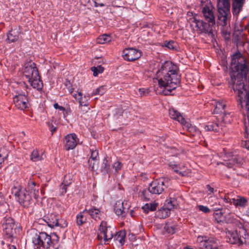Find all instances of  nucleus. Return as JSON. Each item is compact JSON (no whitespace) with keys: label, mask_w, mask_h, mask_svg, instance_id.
<instances>
[{"label":"nucleus","mask_w":249,"mask_h":249,"mask_svg":"<svg viewBox=\"0 0 249 249\" xmlns=\"http://www.w3.org/2000/svg\"><path fill=\"white\" fill-rule=\"evenodd\" d=\"M154 82L158 83L156 89L158 94H169L179 83L177 65L171 61H165L156 73Z\"/></svg>","instance_id":"f257e3e1"},{"label":"nucleus","mask_w":249,"mask_h":249,"mask_svg":"<svg viewBox=\"0 0 249 249\" xmlns=\"http://www.w3.org/2000/svg\"><path fill=\"white\" fill-rule=\"evenodd\" d=\"M34 247L36 248H42L46 249H57L58 248L59 237L55 233L51 235L45 232L36 233L32 238Z\"/></svg>","instance_id":"f03ea898"},{"label":"nucleus","mask_w":249,"mask_h":249,"mask_svg":"<svg viewBox=\"0 0 249 249\" xmlns=\"http://www.w3.org/2000/svg\"><path fill=\"white\" fill-rule=\"evenodd\" d=\"M168 186L167 179L159 178L153 181L147 189L142 192L144 198L149 200L152 198V195H160L164 192Z\"/></svg>","instance_id":"7ed1b4c3"},{"label":"nucleus","mask_w":249,"mask_h":249,"mask_svg":"<svg viewBox=\"0 0 249 249\" xmlns=\"http://www.w3.org/2000/svg\"><path fill=\"white\" fill-rule=\"evenodd\" d=\"M216 6L218 12L217 23L222 26H225L231 16L230 0H217Z\"/></svg>","instance_id":"20e7f679"},{"label":"nucleus","mask_w":249,"mask_h":249,"mask_svg":"<svg viewBox=\"0 0 249 249\" xmlns=\"http://www.w3.org/2000/svg\"><path fill=\"white\" fill-rule=\"evenodd\" d=\"M12 193L18 200L19 203L24 207H28L32 203V196L27 193L26 189L19 186H14L12 189Z\"/></svg>","instance_id":"39448f33"},{"label":"nucleus","mask_w":249,"mask_h":249,"mask_svg":"<svg viewBox=\"0 0 249 249\" xmlns=\"http://www.w3.org/2000/svg\"><path fill=\"white\" fill-rule=\"evenodd\" d=\"M202 3L201 9L203 18L206 21L213 27L215 24L214 7L209 0L202 1Z\"/></svg>","instance_id":"423d86ee"},{"label":"nucleus","mask_w":249,"mask_h":249,"mask_svg":"<svg viewBox=\"0 0 249 249\" xmlns=\"http://www.w3.org/2000/svg\"><path fill=\"white\" fill-rule=\"evenodd\" d=\"M246 233L247 231L244 228L240 229L239 233L237 231H228L226 232L227 241L231 244L241 245L245 242V239L248 236Z\"/></svg>","instance_id":"0eeeda50"},{"label":"nucleus","mask_w":249,"mask_h":249,"mask_svg":"<svg viewBox=\"0 0 249 249\" xmlns=\"http://www.w3.org/2000/svg\"><path fill=\"white\" fill-rule=\"evenodd\" d=\"M196 244L200 249H219L218 241L213 237L198 236Z\"/></svg>","instance_id":"6e6552de"},{"label":"nucleus","mask_w":249,"mask_h":249,"mask_svg":"<svg viewBox=\"0 0 249 249\" xmlns=\"http://www.w3.org/2000/svg\"><path fill=\"white\" fill-rule=\"evenodd\" d=\"M191 26L195 27L197 32L200 33H209L212 32L213 26L209 24L207 21L197 19L195 17L191 18Z\"/></svg>","instance_id":"1a4fd4ad"},{"label":"nucleus","mask_w":249,"mask_h":249,"mask_svg":"<svg viewBox=\"0 0 249 249\" xmlns=\"http://www.w3.org/2000/svg\"><path fill=\"white\" fill-rule=\"evenodd\" d=\"M17 95H16L13 98L14 104L19 109L24 110L28 107L29 101L27 96L25 94H22L20 89L15 90Z\"/></svg>","instance_id":"9d476101"},{"label":"nucleus","mask_w":249,"mask_h":249,"mask_svg":"<svg viewBox=\"0 0 249 249\" xmlns=\"http://www.w3.org/2000/svg\"><path fill=\"white\" fill-rule=\"evenodd\" d=\"M106 222L102 221L100 227L99 231H100L99 237L103 238L105 241H107L113 238L114 234V228L110 226H107Z\"/></svg>","instance_id":"9b49d317"},{"label":"nucleus","mask_w":249,"mask_h":249,"mask_svg":"<svg viewBox=\"0 0 249 249\" xmlns=\"http://www.w3.org/2000/svg\"><path fill=\"white\" fill-rule=\"evenodd\" d=\"M23 75L28 80L36 77L39 74L37 69L35 63L32 61L26 63L24 65Z\"/></svg>","instance_id":"f8f14e48"},{"label":"nucleus","mask_w":249,"mask_h":249,"mask_svg":"<svg viewBox=\"0 0 249 249\" xmlns=\"http://www.w3.org/2000/svg\"><path fill=\"white\" fill-rule=\"evenodd\" d=\"M123 53L124 58L129 61L137 60L141 56V51L133 48L125 49Z\"/></svg>","instance_id":"ddd939ff"},{"label":"nucleus","mask_w":249,"mask_h":249,"mask_svg":"<svg viewBox=\"0 0 249 249\" xmlns=\"http://www.w3.org/2000/svg\"><path fill=\"white\" fill-rule=\"evenodd\" d=\"M16 225L15 221L11 217H5L3 224V231L9 237L13 235L14 231L16 230Z\"/></svg>","instance_id":"4468645a"},{"label":"nucleus","mask_w":249,"mask_h":249,"mask_svg":"<svg viewBox=\"0 0 249 249\" xmlns=\"http://www.w3.org/2000/svg\"><path fill=\"white\" fill-rule=\"evenodd\" d=\"M169 166L175 172L181 176H189L190 175V171L187 169L183 164H177L175 162L169 163Z\"/></svg>","instance_id":"2eb2a0df"},{"label":"nucleus","mask_w":249,"mask_h":249,"mask_svg":"<svg viewBox=\"0 0 249 249\" xmlns=\"http://www.w3.org/2000/svg\"><path fill=\"white\" fill-rule=\"evenodd\" d=\"M78 139L77 136L71 133L68 134L64 138V147L66 150L74 149L77 144Z\"/></svg>","instance_id":"dca6fc26"},{"label":"nucleus","mask_w":249,"mask_h":249,"mask_svg":"<svg viewBox=\"0 0 249 249\" xmlns=\"http://www.w3.org/2000/svg\"><path fill=\"white\" fill-rule=\"evenodd\" d=\"M72 96L74 98L78 100L80 106L82 107H86L87 108L83 110V111L87 112L89 110V108L88 106L89 105V96L84 95L83 96V94L81 91L78 92L76 94H73Z\"/></svg>","instance_id":"f3484780"},{"label":"nucleus","mask_w":249,"mask_h":249,"mask_svg":"<svg viewBox=\"0 0 249 249\" xmlns=\"http://www.w3.org/2000/svg\"><path fill=\"white\" fill-rule=\"evenodd\" d=\"M204 129L206 131H213L214 132H220L223 129V125L220 124L219 121L213 122H209L205 126Z\"/></svg>","instance_id":"a211bd4d"},{"label":"nucleus","mask_w":249,"mask_h":249,"mask_svg":"<svg viewBox=\"0 0 249 249\" xmlns=\"http://www.w3.org/2000/svg\"><path fill=\"white\" fill-rule=\"evenodd\" d=\"M245 0H233L232 3V13L237 15L242 9Z\"/></svg>","instance_id":"6ab92c4d"},{"label":"nucleus","mask_w":249,"mask_h":249,"mask_svg":"<svg viewBox=\"0 0 249 249\" xmlns=\"http://www.w3.org/2000/svg\"><path fill=\"white\" fill-rule=\"evenodd\" d=\"M27 189L30 193L36 199L38 196V186H37L36 183L33 181H30L28 182Z\"/></svg>","instance_id":"aec40b11"},{"label":"nucleus","mask_w":249,"mask_h":249,"mask_svg":"<svg viewBox=\"0 0 249 249\" xmlns=\"http://www.w3.org/2000/svg\"><path fill=\"white\" fill-rule=\"evenodd\" d=\"M87 213L90 215V216L95 220H99L102 219L103 216V213L99 209L95 208H92L89 210H87Z\"/></svg>","instance_id":"412c9836"},{"label":"nucleus","mask_w":249,"mask_h":249,"mask_svg":"<svg viewBox=\"0 0 249 249\" xmlns=\"http://www.w3.org/2000/svg\"><path fill=\"white\" fill-rule=\"evenodd\" d=\"M169 114L172 119L178 121L181 124L185 122V119L180 113L174 108H170L169 110Z\"/></svg>","instance_id":"4be33fe9"},{"label":"nucleus","mask_w":249,"mask_h":249,"mask_svg":"<svg viewBox=\"0 0 249 249\" xmlns=\"http://www.w3.org/2000/svg\"><path fill=\"white\" fill-rule=\"evenodd\" d=\"M29 82L33 88L36 89L37 90H40L42 89L43 87V83L40 79L39 75H37L36 77H34L33 79H30L28 80Z\"/></svg>","instance_id":"5701e85b"},{"label":"nucleus","mask_w":249,"mask_h":249,"mask_svg":"<svg viewBox=\"0 0 249 249\" xmlns=\"http://www.w3.org/2000/svg\"><path fill=\"white\" fill-rule=\"evenodd\" d=\"M48 226L53 228L58 226V216L54 214H51L46 217L45 220Z\"/></svg>","instance_id":"b1692460"},{"label":"nucleus","mask_w":249,"mask_h":249,"mask_svg":"<svg viewBox=\"0 0 249 249\" xmlns=\"http://www.w3.org/2000/svg\"><path fill=\"white\" fill-rule=\"evenodd\" d=\"M125 209L126 208L124 206V202L121 200L116 201L114 206L115 213L118 215H123Z\"/></svg>","instance_id":"393cba45"},{"label":"nucleus","mask_w":249,"mask_h":249,"mask_svg":"<svg viewBox=\"0 0 249 249\" xmlns=\"http://www.w3.org/2000/svg\"><path fill=\"white\" fill-rule=\"evenodd\" d=\"M87 214V209H85L77 215L76 222L78 226H81L86 222Z\"/></svg>","instance_id":"a878e982"},{"label":"nucleus","mask_w":249,"mask_h":249,"mask_svg":"<svg viewBox=\"0 0 249 249\" xmlns=\"http://www.w3.org/2000/svg\"><path fill=\"white\" fill-rule=\"evenodd\" d=\"M125 237V232L124 231H120L118 232L114 236V239L116 242H118L121 245L124 243Z\"/></svg>","instance_id":"bb28decb"},{"label":"nucleus","mask_w":249,"mask_h":249,"mask_svg":"<svg viewBox=\"0 0 249 249\" xmlns=\"http://www.w3.org/2000/svg\"><path fill=\"white\" fill-rule=\"evenodd\" d=\"M182 125L184 128L186 129L190 133H195L196 134H198L200 133L199 130L197 129L195 126L192 125L188 122H187L185 120V122L183 123Z\"/></svg>","instance_id":"cd10ccee"},{"label":"nucleus","mask_w":249,"mask_h":249,"mask_svg":"<svg viewBox=\"0 0 249 249\" xmlns=\"http://www.w3.org/2000/svg\"><path fill=\"white\" fill-rule=\"evenodd\" d=\"M19 33L17 31L11 30L7 34V39L9 42H13L18 39Z\"/></svg>","instance_id":"c85d7f7f"},{"label":"nucleus","mask_w":249,"mask_h":249,"mask_svg":"<svg viewBox=\"0 0 249 249\" xmlns=\"http://www.w3.org/2000/svg\"><path fill=\"white\" fill-rule=\"evenodd\" d=\"M213 216L215 220L217 223L222 221V218L223 216V213L221 212L222 209L220 208H214Z\"/></svg>","instance_id":"c756f323"},{"label":"nucleus","mask_w":249,"mask_h":249,"mask_svg":"<svg viewBox=\"0 0 249 249\" xmlns=\"http://www.w3.org/2000/svg\"><path fill=\"white\" fill-rule=\"evenodd\" d=\"M111 41L110 36L104 34L99 36L97 39V42L99 44H104L109 42Z\"/></svg>","instance_id":"7c9ffc66"},{"label":"nucleus","mask_w":249,"mask_h":249,"mask_svg":"<svg viewBox=\"0 0 249 249\" xmlns=\"http://www.w3.org/2000/svg\"><path fill=\"white\" fill-rule=\"evenodd\" d=\"M226 107V104L223 101L216 102L214 112L216 113H222Z\"/></svg>","instance_id":"2f4dec72"},{"label":"nucleus","mask_w":249,"mask_h":249,"mask_svg":"<svg viewBox=\"0 0 249 249\" xmlns=\"http://www.w3.org/2000/svg\"><path fill=\"white\" fill-rule=\"evenodd\" d=\"M157 206L158 203H146L142 207V209L146 212L149 211H154L156 210Z\"/></svg>","instance_id":"473e14b6"},{"label":"nucleus","mask_w":249,"mask_h":249,"mask_svg":"<svg viewBox=\"0 0 249 249\" xmlns=\"http://www.w3.org/2000/svg\"><path fill=\"white\" fill-rule=\"evenodd\" d=\"M231 121V117L229 113L226 114L224 113V115L222 116L220 124L223 125V127L226 126L227 124H230Z\"/></svg>","instance_id":"72a5a7b5"},{"label":"nucleus","mask_w":249,"mask_h":249,"mask_svg":"<svg viewBox=\"0 0 249 249\" xmlns=\"http://www.w3.org/2000/svg\"><path fill=\"white\" fill-rule=\"evenodd\" d=\"M232 202L235 205H239L241 207H245L247 205V200L244 197L232 199Z\"/></svg>","instance_id":"f704fd0d"},{"label":"nucleus","mask_w":249,"mask_h":249,"mask_svg":"<svg viewBox=\"0 0 249 249\" xmlns=\"http://www.w3.org/2000/svg\"><path fill=\"white\" fill-rule=\"evenodd\" d=\"M30 159L33 161H37L43 159L42 155H40L38 151L34 150L31 153Z\"/></svg>","instance_id":"c9c22d12"},{"label":"nucleus","mask_w":249,"mask_h":249,"mask_svg":"<svg viewBox=\"0 0 249 249\" xmlns=\"http://www.w3.org/2000/svg\"><path fill=\"white\" fill-rule=\"evenodd\" d=\"M165 230L169 234H174L175 233L177 228L174 226L171 223H166L164 227Z\"/></svg>","instance_id":"e433bc0d"},{"label":"nucleus","mask_w":249,"mask_h":249,"mask_svg":"<svg viewBox=\"0 0 249 249\" xmlns=\"http://www.w3.org/2000/svg\"><path fill=\"white\" fill-rule=\"evenodd\" d=\"M237 163V160L235 156H232V158L228 161H225L224 164L228 167L231 168L233 165Z\"/></svg>","instance_id":"4c0bfd02"},{"label":"nucleus","mask_w":249,"mask_h":249,"mask_svg":"<svg viewBox=\"0 0 249 249\" xmlns=\"http://www.w3.org/2000/svg\"><path fill=\"white\" fill-rule=\"evenodd\" d=\"M104 70V68L101 66H98L97 67H93L91 68V71H93V74L94 76H97L99 73H102Z\"/></svg>","instance_id":"58836bf2"},{"label":"nucleus","mask_w":249,"mask_h":249,"mask_svg":"<svg viewBox=\"0 0 249 249\" xmlns=\"http://www.w3.org/2000/svg\"><path fill=\"white\" fill-rule=\"evenodd\" d=\"M72 182L71 177L70 175H66L62 183L66 186H69Z\"/></svg>","instance_id":"ea45409f"},{"label":"nucleus","mask_w":249,"mask_h":249,"mask_svg":"<svg viewBox=\"0 0 249 249\" xmlns=\"http://www.w3.org/2000/svg\"><path fill=\"white\" fill-rule=\"evenodd\" d=\"M164 45L170 50H175L177 47V44L173 41L165 42Z\"/></svg>","instance_id":"a19ab883"},{"label":"nucleus","mask_w":249,"mask_h":249,"mask_svg":"<svg viewBox=\"0 0 249 249\" xmlns=\"http://www.w3.org/2000/svg\"><path fill=\"white\" fill-rule=\"evenodd\" d=\"M91 157L90 159L93 160H97L99 159L98 151L97 150L90 149Z\"/></svg>","instance_id":"79ce46f5"},{"label":"nucleus","mask_w":249,"mask_h":249,"mask_svg":"<svg viewBox=\"0 0 249 249\" xmlns=\"http://www.w3.org/2000/svg\"><path fill=\"white\" fill-rule=\"evenodd\" d=\"M106 91V89L105 86H101L99 88L96 89V90L95 93H93V94L96 95H103L104 94Z\"/></svg>","instance_id":"37998d69"},{"label":"nucleus","mask_w":249,"mask_h":249,"mask_svg":"<svg viewBox=\"0 0 249 249\" xmlns=\"http://www.w3.org/2000/svg\"><path fill=\"white\" fill-rule=\"evenodd\" d=\"M197 207L199 211L205 213H209L211 212L210 209L207 206L200 205H198Z\"/></svg>","instance_id":"c03bdc74"},{"label":"nucleus","mask_w":249,"mask_h":249,"mask_svg":"<svg viewBox=\"0 0 249 249\" xmlns=\"http://www.w3.org/2000/svg\"><path fill=\"white\" fill-rule=\"evenodd\" d=\"M160 211L161 213H162L161 216L163 218L168 217L170 213V210L167 207L162 209Z\"/></svg>","instance_id":"a18cd8bd"},{"label":"nucleus","mask_w":249,"mask_h":249,"mask_svg":"<svg viewBox=\"0 0 249 249\" xmlns=\"http://www.w3.org/2000/svg\"><path fill=\"white\" fill-rule=\"evenodd\" d=\"M122 165L121 162L117 161L115 162L113 166V168L115 169L116 172H118L122 168Z\"/></svg>","instance_id":"49530a36"},{"label":"nucleus","mask_w":249,"mask_h":249,"mask_svg":"<svg viewBox=\"0 0 249 249\" xmlns=\"http://www.w3.org/2000/svg\"><path fill=\"white\" fill-rule=\"evenodd\" d=\"M231 196V194H228L225 196L223 198V200L227 203H233L232 202V199H235V198H230V196Z\"/></svg>","instance_id":"de8ad7c7"},{"label":"nucleus","mask_w":249,"mask_h":249,"mask_svg":"<svg viewBox=\"0 0 249 249\" xmlns=\"http://www.w3.org/2000/svg\"><path fill=\"white\" fill-rule=\"evenodd\" d=\"M166 202V207L170 210L174 208L175 205L174 204V201L167 200Z\"/></svg>","instance_id":"09e8293b"},{"label":"nucleus","mask_w":249,"mask_h":249,"mask_svg":"<svg viewBox=\"0 0 249 249\" xmlns=\"http://www.w3.org/2000/svg\"><path fill=\"white\" fill-rule=\"evenodd\" d=\"M68 186L65 185L62 183L60 186V189L61 190V193L63 195L65 194L67 192V187Z\"/></svg>","instance_id":"8fccbe9b"},{"label":"nucleus","mask_w":249,"mask_h":249,"mask_svg":"<svg viewBox=\"0 0 249 249\" xmlns=\"http://www.w3.org/2000/svg\"><path fill=\"white\" fill-rule=\"evenodd\" d=\"M48 126L49 127L50 130L52 132V134H53L57 129L56 127L53 126L51 123H48Z\"/></svg>","instance_id":"3c124183"},{"label":"nucleus","mask_w":249,"mask_h":249,"mask_svg":"<svg viewBox=\"0 0 249 249\" xmlns=\"http://www.w3.org/2000/svg\"><path fill=\"white\" fill-rule=\"evenodd\" d=\"M206 188L208 189V191L209 192L208 195H211V194L213 193L214 189L213 187H211L209 185H207L206 186Z\"/></svg>","instance_id":"603ef678"},{"label":"nucleus","mask_w":249,"mask_h":249,"mask_svg":"<svg viewBox=\"0 0 249 249\" xmlns=\"http://www.w3.org/2000/svg\"><path fill=\"white\" fill-rule=\"evenodd\" d=\"M53 107L55 109H58L59 110H60L61 111L65 110V108L62 106H59V105L57 103L54 104L53 105Z\"/></svg>","instance_id":"864d4df0"},{"label":"nucleus","mask_w":249,"mask_h":249,"mask_svg":"<svg viewBox=\"0 0 249 249\" xmlns=\"http://www.w3.org/2000/svg\"><path fill=\"white\" fill-rule=\"evenodd\" d=\"M97 0H92V1H93L94 3V6L95 7H98V6H100V7H103V6H105V4L103 3H98L97 1Z\"/></svg>","instance_id":"5fc2aeb1"},{"label":"nucleus","mask_w":249,"mask_h":249,"mask_svg":"<svg viewBox=\"0 0 249 249\" xmlns=\"http://www.w3.org/2000/svg\"><path fill=\"white\" fill-rule=\"evenodd\" d=\"M226 220L228 223H235V219L231 218L230 216L226 217Z\"/></svg>","instance_id":"6e6d98bb"},{"label":"nucleus","mask_w":249,"mask_h":249,"mask_svg":"<svg viewBox=\"0 0 249 249\" xmlns=\"http://www.w3.org/2000/svg\"><path fill=\"white\" fill-rule=\"evenodd\" d=\"M242 145L243 147H245L246 149H249V141H245L244 142H243L242 143Z\"/></svg>","instance_id":"4d7b16f0"},{"label":"nucleus","mask_w":249,"mask_h":249,"mask_svg":"<svg viewBox=\"0 0 249 249\" xmlns=\"http://www.w3.org/2000/svg\"><path fill=\"white\" fill-rule=\"evenodd\" d=\"M4 202L3 196L0 194V204H2Z\"/></svg>","instance_id":"13d9d810"},{"label":"nucleus","mask_w":249,"mask_h":249,"mask_svg":"<svg viewBox=\"0 0 249 249\" xmlns=\"http://www.w3.org/2000/svg\"><path fill=\"white\" fill-rule=\"evenodd\" d=\"M4 161V158L3 157H1V154H0V165L1 164V163L2 162H3Z\"/></svg>","instance_id":"bf43d9fd"},{"label":"nucleus","mask_w":249,"mask_h":249,"mask_svg":"<svg viewBox=\"0 0 249 249\" xmlns=\"http://www.w3.org/2000/svg\"><path fill=\"white\" fill-rule=\"evenodd\" d=\"M139 92L140 93V94L142 95V94H143V90L142 89H139Z\"/></svg>","instance_id":"052dcab7"},{"label":"nucleus","mask_w":249,"mask_h":249,"mask_svg":"<svg viewBox=\"0 0 249 249\" xmlns=\"http://www.w3.org/2000/svg\"><path fill=\"white\" fill-rule=\"evenodd\" d=\"M9 249H16V248L15 246H9Z\"/></svg>","instance_id":"680f3d73"},{"label":"nucleus","mask_w":249,"mask_h":249,"mask_svg":"<svg viewBox=\"0 0 249 249\" xmlns=\"http://www.w3.org/2000/svg\"><path fill=\"white\" fill-rule=\"evenodd\" d=\"M184 249H193L192 248L189 246H186L184 248Z\"/></svg>","instance_id":"e2e57ef3"},{"label":"nucleus","mask_w":249,"mask_h":249,"mask_svg":"<svg viewBox=\"0 0 249 249\" xmlns=\"http://www.w3.org/2000/svg\"><path fill=\"white\" fill-rule=\"evenodd\" d=\"M103 162H104V163H105V165H106L105 167H106V164H107V160L106 159H105V160H104Z\"/></svg>","instance_id":"0e129e2a"},{"label":"nucleus","mask_w":249,"mask_h":249,"mask_svg":"<svg viewBox=\"0 0 249 249\" xmlns=\"http://www.w3.org/2000/svg\"><path fill=\"white\" fill-rule=\"evenodd\" d=\"M23 136H25V134L24 133V132L22 131L21 133Z\"/></svg>","instance_id":"69168bd1"},{"label":"nucleus","mask_w":249,"mask_h":249,"mask_svg":"<svg viewBox=\"0 0 249 249\" xmlns=\"http://www.w3.org/2000/svg\"><path fill=\"white\" fill-rule=\"evenodd\" d=\"M123 114L125 113V114H126L127 113V111H125L124 112H123Z\"/></svg>","instance_id":"338daca9"},{"label":"nucleus","mask_w":249,"mask_h":249,"mask_svg":"<svg viewBox=\"0 0 249 249\" xmlns=\"http://www.w3.org/2000/svg\"><path fill=\"white\" fill-rule=\"evenodd\" d=\"M130 214H131V216H132V215H132V214H133V211H131L130 212Z\"/></svg>","instance_id":"774afa93"}]
</instances>
